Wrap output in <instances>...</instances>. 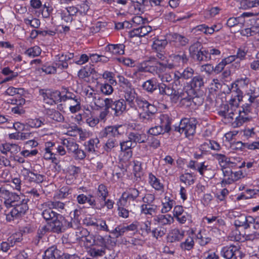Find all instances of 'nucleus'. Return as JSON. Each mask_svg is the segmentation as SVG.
<instances>
[{"label": "nucleus", "mask_w": 259, "mask_h": 259, "mask_svg": "<svg viewBox=\"0 0 259 259\" xmlns=\"http://www.w3.org/2000/svg\"><path fill=\"white\" fill-rule=\"evenodd\" d=\"M136 102L138 107L143 111L140 114V118L145 121H153L155 118V107L144 98L138 97L136 99Z\"/></svg>", "instance_id": "nucleus-1"}, {"label": "nucleus", "mask_w": 259, "mask_h": 259, "mask_svg": "<svg viewBox=\"0 0 259 259\" xmlns=\"http://www.w3.org/2000/svg\"><path fill=\"white\" fill-rule=\"evenodd\" d=\"M160 125H155L150 128L148 133L153 136H157L168 133L171 130V119L167 114H161L159 116Z\"/></svg>", "instance_id": "nucleus-2"}, {"label": "nucleus", "mask_w": 259, "mask_h": 259, "mask_svg": "<svg viewBox=\"0 0 259 259\" xmlns=\"http://www.w3.org/2000/svg\"><path fill=\"white\" fill-rule=\"evenodd\" d=\"M169 60L161 53H157L156 57H151L147 63L150 65L149 72H156V71L162 70L164 68H167V64Z\"/></svg>", "instance_id": "nucleus-3"}, {"label": "nucleus", "mask_w": 259, "mask_h": 259, "mask_svg": "<svg viewBox=\"0 0 259 259\" xmlns=\"http://www.w3.org/2000/svg\"><path fill=\"white\" fill-rule=\"evenodd\" d=\"M196 121L194 118L182 119L178 126H175V130L186 137L193 135L195 133Z\"/></svg>", "instance_id": "nucleus-4"}, {"label": "nucleus", "mask_w": 259, "mask_h": 259, "mask_svg": "<svg viewBox=\"0 0 259 259\" xmlns=\"http://www.w3.org/2000/svg\"><path fill=\"white\" fill-rule=\"evenodd\" d=\"M0 198L4 201V204L7 208L13 207L15 204L21 202V197L16 193L7 190L5 187H0Z\"/></svg>", "instance_id": "nucleus-5"}, {"label": "nucleus", "mask_w": 259, "mask_h": 259, "mask_svg": "<svg viewBox=\"0 0 259 259\" xmlns=\"http://www.w3.org/2000/svg\"><path fill=\"white\" fill-rule=\"evenodd\" d=\"M62 144L67 148L69 153L73 154V156L75 159L82 160L85 157V153L83 150L79 148V145L73 139H65L63 140Z\"/></svg>", "instance_id": "nucleus-6"}, {"label": "nucleus", "mask_w": 259, "mask_h": 259, "mask_svg": "<svg viewBox=\"0 0 259 259\" xmlns=\"http://www.w3.org/2000/svg\"><path fill=\"white\" fill-rule=\"evenodd\" d=\"M13 207L11 211L6 214V220L8 222L22 217L28 209L27 202L24 199H21V202L15 204Z\"/></svg>", "instance_id": "nucleus-7"}, {"label": "nucleus", "mask_w": 259, "mask_h": 259, "mask_svg": "<svg viewBox=\"0 0 259 259\" xmlns=\"http://www.w3.org/2000/svg\"><path fill=\"white\" fill-rule=\"evenodd\" d=\"M39 94L42 97L44 102L50 105H55L61 100L60 92L58 91L41 89Z\"/></svg>", "instance_id": "nucleus-8"}, {"label": "nucleus", "mask_w": 259, "mask_h": 259, "mask_svg": "<svg viewBox=\"0 0 259 259\" xmlns=\"http://www.w3.org/2000/svg\"><path fill=\"white\" fill-rule=\"evenodd\" d=\"M106 107L107 108H111L116 116L121 115L126 110V104L122 99L113 101L111 98H106Z\"/></svg>", "instance_id": "nucleus-9"}, {"label": "nucleus", "mask_w": 259, "mask_h": 259, "mask_svg": "<svg viewBox=\"0 0 259 259\" xmlns=\"http://www.w3.org/2000/svg\"><path fill=\"white\" fill-rule=\"evenodd\" d=\"M221 255L225 259H241L242 258L239 247L232 245L223 247L221 251Z\"/></svg>", "instance_id": "nucleus-10"}, {"label": "nucleus", "mask_w": 259, "mask_h": 259, "mask_svg": "<svg viewBox=\"0 0 259 259\" xmlns=\"http://www.w3.org/2000/svg\"><path fill=\"white\" fill-rule=\"evenodd\" d=\"M224 178L222 185L230 184L243 177V174L240 170L233 172L230 168L223 169Z\"/></svg>", "instance_id": "nucleus-11"}, {"label": "nucleus", "mask_w": 259, "mask_h": 259, "mask_svg": "<svg viewBox=\"0 0 259 259\" xmlns=\"http://www.w3.org/2000/svg\"><path fill=\"white\" fill-rule=\"evenodd\" d=\"M173 217L180 224H184L187 221L192 222V215L185 211L181 205H176L173 210Z\"/></svg>", "instance_id": "nucleus-12"}, {"label": "nucleus", "mask_w": 259, "mask_h": 259, "mask_svg": "<svg viewBox=\"0 0 259 259\" xmlns=\"http://www.w3.org/2000/svg\"><path fill=\"white\" fill-rule=\"evenodd\" d=\"M74 57V54L67 53L65 54H58L54 59V63L57 69L62 70L68 67V61Z\"/></svg>", "instance_id": "nucleus-13"}, {"label": "nucleus", "mask_w": 259, "mask_h": 259, "mask_svg": "<svg viewBox=\"0 0 259 259\" xmlns=\"http://www.w3.org/2000/svg\"><path fill=\"white\" fill-rule=\"evenodd\" d=\"M169 58L170 60H169L167 66L168 69H172L179 66L181 62L186 64L188 61V58L185 52H180L178 54H172Z\"/></svg>", "instance_id": "nucleus-14"}, {"label": "nucleus", "mask_w": 259, "mask_h": 259, "mask_svg": "<svg viewBox=\"0 0 259 259\" xmlns=\"http://www.w3.org/2000/svg\"><path fill=\"white\" fill-rule=\"evenodd\" d=\"M79 211L75 209L71 212L69 216L63 218V226L65 228L78 229L80 226V221L78 218Z\"/></svg>", "instance_id": "nucleus-15"}, {"label": "nucleus", "mask_w": 259, "mask_h": 259, "mask_svg": "<svg viewBox=\"0 0 259 259\" xmlns=\"http://www.w3.org/2000/svg\"><path fill=\"white\" fill-rule=\"evenodd\" d=\"M87 99L92 108L98 109L106 107V98H101L99 94L94 91L87 93Z\"/></svg>", "instance_id": "nucleus-16"}, {"label": "nucleus", "mask_w": 259, "mask_h": 259, "mask_svg": "<svg viewBox=\"0 0 259 259\" xmlns=\"http://www.w3.org/2000/svg\"><path fill=\"white\" fill-rule=\"evenodd\" d=\"M139 190L135 188H129L124 192L120 198V202L123 206L128 205V201H135L139 195Z\"/></svg>", "instance_id": "nucleus-17"}, {"label": "nucleus", "mask_w": 259, "mask_h": 259, "mask_svg": "<svg viewBox=\"0 0 259 259\" xmlns=\"http://www.w3.org/2000/svg\"><path fill=\"white\" fill-rule=\"evenodd\" d=\"M247 96L248 103H246L249 105L250 107L253 108H257L259 107V100L257 99V89L254 86H250V88L246 91V93H244L243 95V97L245 96Z\"/></svg>", "instance_id": "nucleus-18"}, {"label": "nucleus", "mask_w": 259, "mask_h": 259, "mask_svg": "<svg viewBox=\"0 0 259 259\" xmlns=\"http://www.w3.org/2000/svg\"><path fill=\"white\" fill-rule=\"evenodd\" d=\"M21 174L26 181L36 183H42L44 181L45 177L43 175L34 173L26 168L22 169Z\"/></svg>", "instance_id": "nucleus-19"}, {"label": "nucleus", "mask_w": 259, "mask_h": 259, "mask_svg": "<svg viewBox=\"0 0 259 259\" xmlns=\"http://www.w3.org/2000/svg\"><path fill=\"white\" fill-rule=\"evenodd\" d=\"M250 86H253L250 79L248 77H241L237 79L235 82L232 83L231 85V89L233 91L232 93L235 91L237 93L238 90L242 89L244 91V93H246V91L250 88Z\"/></svg>", "instance_id": "nucleus-20"}, {"label": "nucleus", "mask_w": 259, "mask_h": 259, "mask_svg": "<svg viewBox=\"0 0 259 259\" xmlns=\"http://www.w3.org/2000/svg\"><path fill=\"white\" fill-rule=\"evenodd\" d=\"M185 231L176 227L169 230L167 234V240L174 243L182 241L185 236Z\"/></svg>", "instance_id": "nucleus-21"}, {"label": "nucleus", "mask_w": 259, "mask_h": 259, "mask_svg": "<svg viewBox=\"0 0 259 259\" xmlns=\"http://www.w3.org/2000/svg\"><path fill=\"white\" fill-rule=\"evenodd\" d=\"M218 114L221 116L227 119L229 122H231L234 118L235 115L237 114V111L229 107L227 104L223 105L221 106Z\"/></svg>", "instance_id": "nucleus-22"}, {"label": "nucleus", "mask_w": 259, "mask_h": 259, "mask_svg": "<svg viewBox=\"0 0 259 259\" xmlns=\"http://www.w3.org/2000/svg\"><path fill=\"white\" fill-rule=\"evenodd\" d=\"M194 234V230L191 229V232L188 234L185 240L180 243V247L182 251H190L194 248L195 245Z\"/></svg>", "instance_id": "nucleus-23"}, {"label": "nucleus", "mask_w": 259, "mask_h": 259, "mask_svg": "<svg viewBox=\"0 0 259 259\" xmlns=\"http://www.w3.org/2000/svg\"><path fill=\"white\" fill-rule=\"evenodd\" d=\"M121 125L108 126L106 127L101 132L100 134L102 137L114 138L120 135L119 129Z\"/></svg>", "instance_id": "nucleus-24"}, {"label": "nucleus", "mask_w": 259, "mask_h": 259, "mask_svg": "<svg viewBox=\"0 0 259 259\" xmlns=\"http://www.w3.org/2000/svg\"><path fill=\"white\" fill-rule=\"evenodd\" d=\"M124 98L128 105L131 107H135V100L136 101L137 94L135 89L132 87L123 89Z\"/></svg>", "instance_id": "nucleus-25"}, {"label": "nucleus", "mask_w": 259, "mask_h": 259, "mask_svg": "<svg viewBox=\"0 0 259 259\" xmlns=\"http://www.w3.org/2000/svg\"><path fill=\"white\" fill-rule=\"evenodd\" d=\"M125 46L122 44H108L105 47V51L112 55H123L124 53Z\"/></svg>", "instance_id": "nucleus-26"}, {"label": "nucleus", "mask_w": 259, "mask_h": 259, "mask_svg": "<svg viewBox=\"0 0 259 259\" xmlns=\"http://www.w3.org/2000/svg\"><path fill=\"white\" fill-rule=\"evenodd\" d=\"M243 91L241 90H238L237 93L235 92V95L231 97L227 105L237 111L240 103L243 101Z\"/></svg>", "instance_id": "nucleus-27"}, {"label": "nucleus", "mask_w": 259, "mask_h": 259, "mask_svg": "<svg viewBox=\"0 0 259 259\" xmlns=\"http://www.w3.org/2000/svg\"><path fill=\"white\" fill-rule=\"evenodd\" d=\"M154 221L160 226L170 225L174 222L173 216L170 214H160L154 219Z\"/></svg>", "instance_id": "nucleus-28"}, {"label": "nucleus", "mask_w": 259, "mask_h": 259, "mask_svg": "<svg viewBox=\"0 0 259 259\" xmlns=\"http://www.w3.org/2000/svg\"><path fill=\"white\" fill-rule=\"evenodd\" d=\"M237 113L238 115L236 117L235 121L232 123L234 127H239L251 119V116L249 115V113H245L238 111Z\"/></svg>", "instance_id": "nucleus-29"}, {"label": "nucleus", "mask_w": 259, "mask_h": 259, "mask_svg": "<svg viewBox=\"0 0 259 259\" xmlns=\"http://www.w3.org/2000/svg\"><path fill=\"white\" fill-rule=\"evenodd\" d=\"M204 84L203 78L200 75L193 77L189 82L191 89L195 91H199Z\"/></svg>", "instance_id": "nucleus-30"}, {"label": "nucleus", "mask_w": 259, "mask_h": 259, "mask_svg": "<svg viewBox=\"0 0 259 259\" xmlns=\"http://www.w3.org/2000/svg\"><path fill=\"white\" fill-rule=\"evenodd\" d=\"M44 205L45 202L41 205V209L42 210L41 215L46 221L57 218V215H60L59 214L54 211L51 208L45 207Z\"/></svg>", "instance_id": "nucleus-31"}, {"label": "nucleus", "mask_w": 259, "mask_h": 259, "mask_svg": "<svg viewBox=\"0 0 259 259\" xmlns=\"http://www.w3.org/2000/svg\"><path fill=\"white\" fill-rule=\"evenodd\" d=\"M175 204V201L169 196L166 195L162 200V208L161 211L162 213L169 212Z\"/></svg>", "instance_id": "nucleus-32"}, {"label": "nucleus", "mask_w": 259, "mask_h": 259, "mask_svg": "<svg viewBox=\"0 0 259 259\" xmlns=\"http://www.w3.org/2000/svg\"><path fill=\"white\" fill-rule=\"evenodd\" d=\"M77 202L80 204L88 203L90 206H95L96 201L92 195H85L83 194L78 195L76 197Z\"/></svg>", "instance_id": "nucleus-33"}, {"label": "nucleus", "mask_w": 259, "mask_h": 259, "mask_svg": "<svg viewBox=\"0 0 259 259\" xmlns=\"http://www.w3.org/2000/svg\"><path fill=\"white\" fill-rule=\"evenodd\" d=\"M148 182L150 186L156 190L161 191L163 189V185L160 180L151 172L148 175Z\"/></svg>", "instance_id": "nucleus-34"}, {"label": "nucleus", "mask_w": 259, "mask_h": 259, "mask_svg": "<svg viewBox=\"0 0 259 259\" xmlns=\"http://www.w3.org/2000/svg\"><path fill=\"white\" fill-rule=\"evenodd\" d=\"M111 222H113L111 219L108 220V224H107L106 221L103 219H97L95 228L99 231L109 232Z\"/></svg>", "instance_id": "nucleus-35"}, {"label": "nucleus", "mask_w": 259, "mask_h": 259, "mask_svg": "<svg viewBox=\"0 0 259 259\" xmlns=\"http://www.w3.org/2000/svg\"><path fill=\"white\" fill-rule=\"evenodd\" d=\"M67 105L69 111L72 113H75L79 111L81 109V100L79 97L74 99L70 100L67 102Z\"/></svg>", "instance_id": "nucleus-36"}, {"label": "nucleus", "mask_w": 259, "mask_h": 259, "mask_svg": "<svg viewBox=\"0 0 259 259\" xmlns=\"http://www.w3.org/2000/svg\"><path fill=\"white\" fill-rule=\"evenodd\" d=\"M167 38L170 41L175 42L181 46H185L188 42V39L184 36L177 33L169 34Z\"/></svg>", "instance_id": "nucleus-37"}, {"label": "nucleus", "mask_w": 259, "mask_h": 259, "mask_svg": "<svg viewBox=\"0 0 259 259\" xmlns=\"http://www.w3.org/2000/svg\"><path fill=\"white\" fill-rule=\"evenodd\" d=\"M128 139L134 144V146H135L137 143H144L146 140V136L143 134L132 132L128 134Z\"/></svg>", "instance_id": "nucleus-38"}, {"label": "nucleus", "mask_w": 259, "mask_h": 259, "mask_svg": "<svg viewBox=\"0 0 259 259\" xmlns=\"http://www.w3.org/2000/svg\"><path fill=\"white\" fill-rule=\"evenodd\" d=\"M60 251L53 246L47 249L43 256V259H56L60 256Z\"/></svg>", "instance_id": "nucleus-39"}, {"label": "nucleus", "mask_w": 259, "mask_h": 259, "mask_svg": "<svg viewBox=\"0 0 259 259\" xmlns=\"http://www.w3.org/2000/svg\"><path fill=\"white\" fill-rule=\"evenodd\" d=\"M46 114L50 119L57 121L62 122L64 120L63 115L58 111L54 109H48L47 111Z\"/></svg>", "instance_id": "nucleus-40"}, {"label": "nucleus", "mask_w": 259, "mask_h": 259, "mask_svg": "<svg viewBox=\"0 0 259 259\" xmlns=\"http://www.w3.org/2000/svg\"><path fill=\"white\" fill-rule=\"evenodd\" d=\"M45 207H49L53 209L58 210L59 211L62 212V210L65 208V204L59 201H48L45 202Z\"/></svg>", "instance_id": "nucleus-41"}, {"label": "nucleus", "mask_w": 259, "mask_h": 259, "mask_svg": "<svg viewBox=\"0 0 259 259\" xmlns=\"http://www.w3.org/2000/svg\"><path fill=\"white\" fill-rule=\"evenodd\" d=\"M249 216L243 214L235 220L234 225L236 227H242L245 229L249 228Z\"/></svg>", "instance_id": "nucleus-42"}, {"label": "nucleus", "mask_w": 259, "mask_h": 259, "mask_svg": "<svg viewBox=\"0 0 259 259\" xmlns=\"http://www.w3.org/2000/svg\"><path fill=\"white\" fill-rule=\"evenodd\" d=\"M97 246L92 247L89 250V254L93 257H101L105 254L106 247H100L99 248Z\"/></svg>", "instance_id": "nucleus-43"}, {"label": "nucleus", "mask_w": 259, "mask_h": 259, "mask_svg": "<svg viewBox=\"0 0 259 259\" xmlns=\"http://www.w3.org/2000/svg\"><path fill=\"white\" fill-rule=\"evenodd\" d=\"M214 157L222 167V170L227 169L226 167L230 163V157H227L225 155L222 154H216Z\"/></svg>", "instance_id": "nucleus-44"}, {"label": "nucleus", "mask_w": 259, "mask_h": 259, "mask_svg": "<svg viewBox=\"0 0 259 259\" xmlns=\"http://www.w3.org/2000/svg\"><path fill=\"white\" fill-rule=\"evenodd\" d=\"M167 68H164L162 70L156 71V72H151L154 75H157L162 82H169L172 80V76L169 73H164Z\"/></svg>", "instance_id": "nucleus-45"}, {"label": "nucleus", "mask_w": 259, "mask_h": 259, "mask_svg": "<svg viewBox=\"0 0 259 259\" xmlns=\"http://www.w3.org/2000/svg\"><path fill=\"white\" fill-rule=\"evenodd\" d=\"M60 96L61 98V102L62 101H69L70 100L74 99L79 96L76 95L74 93L70 92L68 89L64 88L60 92Z\"/></svg>", "instance_id": "nucleus-46"}, {"label": "nucleus", "mask_w": 259, "mask_h": 259, "mask_svg": "<svg viewBox=\"0 0 259 259\" xmlns=\"http://www.w3.org/2000/svg\"><path fill=\"white\" fill-rule=\"evenodd\" d=\"M149 67L150 65L146 62L145 64V66H141L139 67V68L137 70H135L133 74V77L139 79H143L144 77L143 72H149V71H148V70L149 69Z\"/></svg>", "instance_id": "nucleus-47"}, {"label": "nucleus", "mask_w": 259, "mask_h": 259, "mask_svg": "<svg viewBox=\"0 0 259 259\" xmlns=\"http://www.w3.org/2000/svg\"><path fill=\"white\" fill-rule=\"evenodd\" d=\"M118 146V142L115 138H109L103 146L104 150L107 152H111L115 147Z\"/></svg>", "instance_id": "nucleus-48"}, {"label": "nucleus", "mask_w": 259, "mask_h": 259, "mask_svg": "<svg viewBox=\"0 0 259 259\" xmlns=\"http://www.w3.org/2000/svg\"><path fill=\"white\" fill-rule=\"evenodd\" d=\"M99 142L100 141L97 138L90 139L85 144L87 150L89 152H94L96 150V148L98 147Z\"/></svg>", "instance_id": "nucleus-49"}, {"label": "nucleus", "mask_w": 259, "mask_h": 259, "mask_svg": "<svg viewBox=\"0 0 259 259\" xmlns=\"http://www.w3.org/2000/svg\"><path fill=\"white\" fill-rule=\"evenodd\" d=\"M208 149L219 151L221 149V146L218 143L214 141H209L207 142H205L201 146V150L206 151Z\"/></svg>", "instance_id": "nucleus-50"}, {"label": "nucleus", "mask_w": 259, "mask_h": 259, "mask_svg": "<svg viewBox=\"0 0 259 259\" xmlns=\"http://www.w3.org/2000/svg\"><path fill=\"white\" fill-rule=\"evenodd\" d=\"M142 88L147 92L152 93L157 89L156 82L152 79L147 80L143 83Z\"/></svg>", "instance_id": "nucleus-51"}, {"label": "nucleus", "mask_w": 259, "mask_h": 259, "mask_svg": "<svg viewBox=\"0 0 259 259\" xmlns=\"http://www.w3.org/2000/svg\"><path fill=\"white\" fill-rule=\"evenodd\" d=\"M244 21L245 20L243 16H240L237 18L232 17L230 18L228 20L227 25L230 27H232L236 25H239V26L241 27L243 25Z\"/></svg>", "instance_id": "nucleus-52"}, {"label": "nucleus", "mask_w": 259, "mask_h": 259, "mask_svg": "<svg viewBox=\"0 0 259 259\" xmlns=\"http://www.w3.org/2000/svg\"><path fill=\"white\" fill-rule=\"evenodd\" d=\"M71 193V189L69 186H63L56 193L55 197L58 199H63L66 198Z\"/></svg>", "instance_id": "nucleus-53"}, {"label": "nucleus", "mask_w": 259, "mask_h": 259, "mask_svg": "<svg viewBox=\"0 0 259 259\" xmlns=\"http://www.w3.org/2000/svg\"><path fill=\"white\" fill-rule=\"evenodd\" d=\"M141 210L142 213L152 215L156 212V206L152 204H142L141 206Z\"/></svg>", "instance_id": "nucleus-54"}, {"label": "nucleus", "mask_w": 259, "mask_h": 259, "mask_svg": "<svg viewBox=\"0 0 259 259\" xmlns=\"http://www.w3.org/2000/svg\"><path fill=\"white\" fill-rule=\"evenodd\" d=\"M44 121L42 118H30L27 120L26 124L32 128H38L44 124Z\"/></svg>", "instance_id": "nucleus-55"}, {"label": "nucleus", "mask_w": 259, "mask_h": 259, "mask_svg": "<svg viewBox=\"0 0 259 259\" xmlns=\"http://www.w3.org/2000/svg\"><path fill=\"white\" fill-rule=\"evenodd\" d=\"M196 239L201 246H204L211 241V238L207 237L204 232L201 231L196 235Z\"/></svg>", "instance_id": "nucleus-56"}, {"label": "nucleus", "mask_w": 259, "mask_h": 259, "mask_svg": "<svg viewBox=\"0 0 259 259\" xmlns=\"http://www.w3.org/2000/svg\"><path fill=\"white\" fill-rule=\"evenodd\" d=\"M133 173L135 177L136 178V180H137L138 179H140L143 176V169L141 162L138 161H134Z\"/></svg>", "instance_id": "nucleus-57"}, {"label": "nucleus", "mask_w": 259, "mask_h": 259, "mask_svg": "<svg viewBox=\"0 0 259 259\" xmlns=\"http://www.w3.org/2000/svg\"><path fill=\"white\" fill-rule=\"evenodd\" d=\"M124 226L118 225L114 229L110 230L109 233L112 234L115 238H117L124 235L126 232Z\"/></svg>", "instance_id": "nucleus-58"}, {"label": "nucleus", "mask_w": 259, "mask_h": 259, "mask_svg": "<svg viewBox=\"0 0 259 259\" xmlns=\"http://www.w3.org/2000/svg\"><path fill=\"white\" fill-rule=\"evenodd\" d=\"M93 245L106 247L105 238L99 234H94V237H93Z\"/></svg>", "instance_id": "nucleus-59"}, {"label": "nucleus", "mask_w": 259, "mask_h": 259, "mask_svg": "<svg viewBox=\"0 0 259 259\" xmlns=\"http://www.w3.org/2000/svg\"><path fill=\"white\" fill-rule=\"evenodd\" d=\"M201 49L202 45L200 42L197 41L194 43L189 47V53L190 56L192 58H195L196 55L197 54L199 51H200Z\"/></svg>", "instance_id": "nucleus-60"}, {"label": "nucleus", "mask_w": 259, "mask_h": 259, "mask_svg": "<svg viewBox=\"0 0 259 259\" xmlns=\"http://www.w3.org/2000/svg\"><path fill=\"white\" fill-rule=\"evenodd\" d=\"M41 52L40 48L35 46L27 49L25 52V54L30 57H35L38 56L41 54Z\"/></svg>", "instance_id": "nucleus-61"}, {"label": "nucleus", "mask_w": 259, "mask_h": 259, "mask_svg": "<svg viewBox=\"0 0 259 259\" xmlns=\"http://www.w3.org/2000/svg\"><path fill=\"white\" fill-rule=\"evenodd\" d=\"M108 194V192L107 187L105 185L101 184L98 186L97 192L98 197L101 198L103 201H105Z\"/></svg>", "instance_id": "nucleus-62"}, {"label": "nucleus", "mask_w": 259, "mask_h": 259, "mask_svg": "<svg viewBox=\"0 0 259 259\" xmlns=\"http://www.w3.org/2000/svg\"><path fill=\"white\" fill-rule=\"evenodd\" d=\"M195 59L199 61H208L210 60L208 51L202 50V49L196 55Z\"/></svg>", "instance_id": "nucleus-63"}, {"label": "nucleus", "mask_w": 259, "mask_h": 259, "mask_svg": "<svg viewBox=\"0 0 259 259\" xmlns=\"http://www.w3.org/2000/svg\"><path fill=\"white\" fill-rule=\"evenodd\" d=\"M183 93L184 92L182 90H180L179 89H177L175 92L170 97L171 101L175 103L180 101L181 104L182 98H184L183 96Z\"/></svg>", "instance_id": "nucleus-64"}]
</instances>
